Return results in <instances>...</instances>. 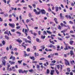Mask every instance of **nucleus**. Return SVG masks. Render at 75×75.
<instances>
[{"label": "nucleus", "mask_w": 75, "mask_h": 75, "mask_svg": "<svg viewBox=\"0 0 75 75\" xmlns=\"http://www.w3.org/2000/svg\"><path fill=\"white\" fill-rule=\"evenodd\" d=\"M28 33V30H27V29H25V33L26 34V36H27V33Z\"/></svg>", "instance_id": "nucleus-14"}, {"label": "nucleus", "mask_w": 75, "mask_h": 75, "mask_svg": "<svg viewBox=\"0 0 75 75\" xmlns=\"http://www.w3.org/2000/svg\"><path fill=\"white\" fill-rule=\"evenodd\" d=\"M45 59V58L44 57H42V58H41L40 59V60H44V59Z\"/></svg>", "instance_id": "nucleus-51"}, {"label": "nucleus", "mask_w": 75, "mask_h": 75, "mask_svg": "<svg viewBox=\"0 0 75 75\" xmlns=\"http://www.w3.org/2000/svg\"><path fill=\"white\" fill-rule=\"evenodd\" d=\"M30 21V20L29 19H27V20H26V22L27 23H28V22H29Z\"/></svg>", "instance_id": "nucleus-50"}, {"label": "nucleus", "mask_w": 75, "mask_h": 75, "mask_svg": "<svg viewBox=\"0 0 75 75\" xmlns=\"http://www.w3.org/2000/svg\"><path fill=\"white\" fill-rule=\"evenodd\" d=\"M33 11L35 12V13L36 15H39V14H41V12L40 11H37V10L35 9H33Z\"/></svg>", "instance_id": "nucleus-2"}, {"label": "nucleus", "mask_w": 75, "mask_h": 75, "mask_svg": "<svg viewBox=\"0 0 75 75\" xmlns=\"http://www.w3.org/2000/svg\"><path fill=\"white\" fill-rule=\"evenodd\" d=\"M64 50H68V48L67 46H66V48H64Z\"/></svg>", "instance_id": "nucleus-35"}, {"label": "nucleus", "mask_w": 75, "mask_h": 75, "mask_svg": "<svg viewBox=\"0 0 75 75\" xmlns=\"http://www.w3.org/2000/svg\"><path fill=\"white\" fill-rule=\"evenodd\" d=\"M16 41L17 42H18L19 43H20V44H21V43L22 42V40H19V39H17L16 40Z\"/></svg>", "instance_id": "nucleus-9"}, {"label": "nucleus", "mask_w": 75, "mask_h": 75, "mask_svg": "<svg viewBox=\"0 0 75 75\" xmlns=\"http://www.w3.org/2000/svg\"><path fill=\"white\" fill-rule=\"evenodd\" d=\"M24 72H25L26 74H27V72H28V70L26 71L25 70H24Z\"/></svg>", "instance_id": "nucleus-53"}, {"label": "nucleus", "mask_w": 75, "mask_h": 75, "mask_svg": "<svg viewBox=\"0 0 75 75\" xmlns=\"http://www.w3.org/2000/svg\"><path fill=\"white\" fill-rule=\"evenodd\" d=\"M23 40H24V41H25L26 42H28V43H31V41L30 40H27L26 39L24 38L23 39Z\"/></svg>", "instance_id": "nucleus-4"}, {"label": "nucleus", "mask_w": 75, "mask_h": 75, "mask_svg": "<svg viewBox=\"0 0 75 75\" xmlns=\"http://www.w3.org/2000/svg\"><path fill=\"white\" fill-rule=\"evenodd\" d=\"M71 6H75V4L74 3L72 2L71 4Z\"/></svg>", "instance_id": "nucleus-56"}, {"label": "nucleus", "mask_w": 75, "mask_h": 75, "mask_svg": "<svg viewBox=\"0 0 75 75\" xmlns=\"http://www.w3.org/2000/svg\"><path fill=\"white\" fill-rule=\"evenodd\" d=\"M4 16L6 17H8V14H7V13L4 14Z\"/></svg>", "instance_id": "nucleus-37"}, {"label": "nucleus", "mask_w": 75, "mask_h": 75, "mask_svg": "<svg viewBox=\"0 0 75 75\" xmlns=\"http://www.w3.org/2000/svg\"><path fill=\"white\" fill-rule=\"evenodd\" d=\"M27 38L29 39L30 40H31V37L29 36H28Z\"/></svg>", "instance_id": "nucleus-30"}, {"label": "nucleus", "mask_w": 75, "mask_h": 75, "mask_svg": "<svg viewBox=\"0 0 75 75\" xmlns=\"http://www.w3.org/2000/svg\"><path fill=\"white\" fill-rule=\"evenodd\" d=\"M48 11H49L50 12L51 11V9L50 7H49L48 9Z\"/></svg>", "instance_id": "nucleus-25"}, {"label": "nucleus", "mask_w": 75, "mask_h": 75, "mask_svg": "<svg viewBox=\"0 0 75 75\" xmlns=\"http://www.w3.org/2000/svg\"><path fill=\"white\" fill-rule=\"evenodd\" d=\"M70 75H73V73L72 72H70Z\"/></svg>", "instance_id": "nucleus-64"}, {"label": "nucleus", "mask_w": 75, "mask_h": 75, "mask_svg": "<svg viewBox=\"0 0 75 75\" xmlns=\"http://www.w3.org/2000/svg\"><path fill=\"white\" fill-rule=\"evenodd\" d=\"M2 64L4 66H5L6 65V61L4 60H3L2 61Z\"/></svg>", "instance_id": "nucleus-7"}, {"label": "nucleus", "mask_w": 75, "mask_h": 75, "mask_svg": "<svg viewBox=\"0 0 75 75\" xmlns=\"http://www.w3.org/2000/svg\"><path fill=\"white\" fill-rule=\"evenodd\" d=\"M0 21L2 22L3 21V19H1V18L0 17Z\"/></svg>", "instance_id": "nucleus-59"}, {"label": "nucleus", "mask_w": 75, "mask_h": 75, "mask_svg": "<svg viewBox=\"0 0 75 75\" xmlns=\"http://www.w3.org/2000/svg\"><path fill=\"white\" fill-rule=\"evenodd\" d=\"M15 54H16V55H18L19 54L17 52H16Z\"/></svg>", "instance_id": "nucleus-54"}, {"label": "nucleus", "mask_w": 75, "mask_h": 75, "mask_svg": "<svg viewBox=\"0 0 75 75\" xmlns=\"http://www.w3.org/2000/svg\"><path fill=\"white\" fill-rule=\"evenodd\" d=\"M7 70L8 71H12V69L11 68V67L10 68V69H7Z\"/></svg>", "instance_id": "nucleus-19"}, {"label": "nucleus", "mask_w": 75, "mask_h": 75, "mask_svg": "<svg viewBox=\"0 0 75 75\" xmlns=\"http://www.w3.org/2000/svg\"><path fill=\"white\" fill-rule=\"evenodd\" d=\"M33 63H34V64H37V61H33L32 62Z\"/></svg>", "instance_id": "nucleus-60"}, {"label": "nucleus", "mask_w": 75, "mask_h": 75, "mask_svg": "<svg viewBox=\"0 0 75 75\" xmlns=\"http://www.w3.org/2000/svg\"><path fill=\"white\" fill-rule=\"evenodd\" d=\"M40 66H39V65H37V68H38V69L40 68Z\"/></svg>", "instance_id": "nucleus-46"}, {"label": "nucleus", "mask_w": 75, "mask_h": 75, "mask_svg": "<svg viewBox=\"0 0 75 75\" xmlns=\"http://www.w3.org/2000/svg\"><path fill=\"white\" fill-rule=\"evenodd\" d=\"M47 33H48V34H52V32H51L48 30H47Z\"/></svg>", "instance_id": "nucleus-24"}, {"label": "nucleus", "mask_w": 75, "mask_h": 75, "mask_svg": "<svg viewBox=\"0 0 75 75\" xmlns=\"http://www.w3.org/2000/svg\"><path fill=\"white\" fill-rule=\"evenodd\" d=\"M5 38H6V39L7 40L9 39V37L6 35L5 36Z\"/></svg>", "instance_id": "nucleus-20"}, {"label": "nucleus", "mask_w": 75, "mask_h": 75, "mask_svg": "<svg viewBox=\"0 0 75 75\" xmlns=\"http://www.w3.org/2000/svg\"><path fill=\"white\" fill-rule=\"evenodd\" d=\"M55 9L56 11H58V7H56Z\"/></svg>", "instance_id": "nucleus-29"}, {"label": "nucleus", "mask_w": 75, "mask_h": 75, "mask_svg": "<svg viewBox=\"0 0 75 75\" xmlns=\"http://www.w3.org/2000/svg\"><path fill=\"white\" fill-rule=\"evenodd\" d=\"M2 43L3 44V45H4L5 44V41L4 40H3L2 42Z\"/></svg>", "instance_id": "nucleus-34"}, {"label": "nucleus", "mask_w": 75, "mask_h": 75, "mask_svg": "<svg viewBox=\"0 0 75 75\" xmlns=\"http://www.w3.org/2000/svg\"><path fill=\"white\" fill-rule=\"evenodd\" d=\"M67 71L69 72L70 71H71V70H70V69L69 68H68L67 69Z\"/></svg>", "instance_id": "nucleus-28"}, {"label": "nucleus", "mask_w": 75, "mask_h": 75, "mask_svg": "<svg viewBox=\"0 0 75 75\" xmlns=\"http://www.w3.org/2000/svg\"><path fill=\"white\" fill-rule=\"evenodd\" d=\"M60 25L62 27H67V25H65L63 24V23H60Z\"/></svg>", "instance_id": "nucleus-6"}, {"label": "nucleus", "mask_w": 75, "mask_h": 75, "mask_svg": "<svg viewBox=\"0 0 75 75\" xmlns=\"http://www.w3.org/2000/svg\"><path fill=\"white\" fill-rule=\"evenodd\" d=\"M66 38H70V36L69 35L68 36H67L65 37Z\"/></svg>", "instance_id": "nucleus-36"}, {"label": "nucleus", "mask_w": 75, "mask_h": 75, "mask_svg": "<svg viewBox=\"0 0 75 75\" xmlns=\"http://www.w3.org/2000/svg\"><path fill=\"white\" fill-rule=\"evenodd\" d=\"M37 9L39 11H41V10L40 9V8H37Z\"/></svg>", "instance_id": "nucleus-58"}, {"label": "nucleus", "mask_w": 75, "mask_h": 75, "mask_svg": "<svg viewBox=\"0 0 75 75\" xmlns=\"http://www.w3.org/2000/svg\"><path fill=\"white\" fill-rule=\"evenodd\" d=\"M54 70H52L51 71L50 74L51 75H54Z\"/></svg>", "instance_id": "nucleus-8"}, {"label": "nucleus", "mask_w": 75, "mask_h": 75, "mask_svg": "<svg viewBox=\"0 0 75 75\" xmlns=\"http://www.w3.org/2000/svg\"><path fill=\"white\" fill-rule=\"evenodd\" d=\"M40 47L42 48V50H44V49H45V48L44 45L41 46Z\"/></svg>", "instance_id": "nucleus-17"}, {"label": "nucleus", "mask_w": 75, "mask_h": 75, "mask_svg": "<svg viewBox=\"0 0 75 75\" xmlns=\"http://www.w3.org/2000/svg\"><path fill=\"white\" fill-rule=\"evenodd\" d=\"M33 7H34V8H35V7H36L35 4H33Z\"/></svg>", "instance_id": "nucleus-40"}, {"label": "nucleus", "mask_w": 75, "mask_h": 75, "mask_svg": "<svg viewBox=\"0 0 75 75\" xmlns=\"http://www.w3.org/2000/svg\"><path fill=\"white\" fill-rule=\"evenodd\" d=\"M28 16L29 17L31 18V17H32V15H31V14L30 13H29L28 14Z\"/></svg>", "instance_id": "nucleus-23"}, {"label": "nucleus", "mask_w": 75, "mask_h": 75, "mask_svg": "<svg viewBox=\"0 0 75 75\" xmlns=\"http://www.w3.org/2000/svg\"><path fill=\"white\" fill-rule=\"evenodd\" d=\"M29 71L30 72H33V71H34V70L33 69H31L30 70H29Z\"/></svg>", "instance_id": "nucleus-21"}, {"label": "nucleus", "mask_w": 75, "mask_h": 75, "mask_svg": "<svg viewBox=\"0 0 75 75\" xmlns=\"http://www.w3.org/2000/svg\"><path fill=\"white\" fill-rule=\"evenodd\" d=\"M41 12L42 14H45V10L44 9L41 10Z\"/></svg>", "instance_id": "nucleus-5"}, {"label": "nucleus", "mask_w": 75, "mask_h": 75, "mask_svg": "<svg viewBox=\"0 0 75 75\" xmlns=\"http://www.w3.org/2000/svg\"><path fill=\"white\" fill-rule=\"evenodd\" d=\"M64 61H65V64L66 65H68V66H69V65H70L69 62L68 60H67L66 59H64Z\"/></svg>", "instance_id": "nucleus-1"}, {"label": "nucleus", "mask_w": 75, "mask_h": 75, "mask_svg": "<svg viewBox=\"0 0 75 75\" xmlns=\"http://www.w3.org/2000/svg\"><path fill=\"white\" fill-rule=\"evenodd\" d=\"M11 48H12V45H10L9 46L10 50H11V51H13V49Z\"/></svg>", "instance_id": "nucleus-18"}, {"label": "nucleus", "mask_w": 75, "mask_h": 75, "mask_svg": "<svg viewBox=\"0 0 75 75\" xmlns=\"http://www.w3.org/2000/svg\"><path fill=\"white\" fill-rule=\"evenodd\" d=\"M56 62V61L55 60H54L52 61V63H55Z\"/></svg>", "instance_id": "nucleus-47"}, {"label": "nucleus", "mask_w": 75, "mask_h": 75, "mask_svg": "<svg viewBox=\"0 0 75 75\" xmlns=\"http://www.w3.org/2000/svg\"><path fill=\"white\" fill-rule=\"evenodd\" d=\"M8 30H7L6 31L4 32V34H8V35L9 36V33H8Z\"/></svg>", "instance_id": "nucleus-13"}, {"label": "nucleus", "mask_w": 75, "mask_h": 75, "mask_svg": "<svg viewBox=\"0 0 75 75\" xmlns=\"http://www.w3.org/2000/svg\"><path fill=\"white\" fill-rule=\"evenodd\" d=\"M27 51L28 52H30V48H28L27 49Z\"/></svg>", "instance_id": "nucleus-42"}, {"label": "nucleus", "mask_w": 75, "mask_h": 75, "mask_svg": "<svg viewBox=\"0 0 75 75\" xmlns=\"http://www.w3.org/2000/svg\"><path fill=\"white\" fill-rule=\"evenodd\" d=\"M50 43H52V44H54V41H51V40H50Z\"/></svg>", "instance_id": "nucleus-39"}, {"label": "nucleus", "mask_w": 75, "mask_h": 75, "mask_svg": "<svg viewBox=\"0 0 75 75\" xmlns=\"http://www.w3.org/2000/svg\"><path fill=\"white\" fill-rule=\"evenodd\" d=\"M54 20L55 21L56 23V24H58V22L57 21V19L55 18L54 19Z\"/></svg>", "instance_id": "nucleus-15"}, {"label": "nucleus", "mask_w": 75, "mask_h": 75, "mask_svg": "<svg viewBox=\"0 0 75 75\" xmlns=\"http://www.w3.org/2000/svg\"><path fill=\"white\" fill-rule=\"evenodd\" d=\"M16 34H19V35H21V33L17 31L16 32Z\"/></svg>", "instance_id": "nucleus-33"}, {"label": "nucleus", "mask_w": 75, "mask_h": 75, "mask_svg": "<svg viewBox=\"0 0 75 75\" xmlns=\"http://www.w3.org/2000/svg\"><path fill=\"white\" fill-rule=\"evenodd\" d=\"M29 58L31 59H33V61H34V60H35V57H30Z\"/></svg>", "instance_id": "nucleus-11"}, {"label": "nucleus", "mask_w": 75, "mask_h": 75, "mask_svg": "<svg viewBox=\"0 0 75 75\" xmlns=\"http://www.w3.org/2000/svg\"><path fill=\"white\" fill-rule=\"evenodd\" d=\"M18 71H19V73H21V72H22V70L19 69V70Z\"/></svg>", "instance_id": "nucleus-52"}, {"label": "nucleus", "mask_w": 75, "mask_h": 75, "mask_svg": "<svg viewBox=\"0 0 75 75\" xmlns=\"http://www.w3.org/2000/svg\"><path fill=\"white\" fill-rule=\"evenodd\" d=\"M57 67L58 69H59L60 68V66H59V65H57Z\"/></svg>", "instance_id": "nucleus-63"}, {"label": "nucleus", "mask_w": 75, "mask_h": 75, "mask_svg": "<svg viewBox=\"0 0 75 75\" xmlns=\"http://www.w3.org/2000/svg\"><path fill=\"white\" fill-rule=\"evenodd\" d=\"M33 48L34 49V50H36V47H35V46H33Z\"/></svg>", "instance_id": "nucleus-61"}, {"label": "nucleus", "mask_w": 75, "mask_h": 75, "mask_svg": "<svg viewBox=\"0 0 75 75\" xmlns=\"http://www.w3.org/2000/svg\"><path fill=\"white\" fill-rule=\"evenodd\" d=\"M58 28L59 29V30H61V26H60V25H59L58 26Z\"/></svg>", "instance_id": "nucleus-26"}, {"label": "nucleus", "mask_w": 75, "mask_h": 75, "mask_svg": "<svg viewBox=\"0 0 75 75\" xmlns=\"http://www.w3.org/2000/svg\"><path fill=\"white\" fill-rule=\"evenodd\" d=\"M70 54L71 55V56H72V55H74V52L72 50L70 51Z\"/></svg>", "instance_id": "nucleus-10"}, {"label": "nucleus", "mask_w": 75, "mask_h": 75, "mask_svg": "<svg viewBox=\"0 0 75 75\" xmlns=\"http://www.w3.org/2000/svg\"><path fill=\"white\" fill-rule=\"evenodd\" d=\"M19 1L20 0H17L15 1V3H18V2H19Z\"/></svg>", "instance_id": "nucleus-57"}, {"label": "nucleus", "mask_w": 75, "mask_h": 75, "mask_svg": "<svg viewBox=\"0 0 75 75\" xmlns=\"http://www.w3.org/2000/svg\"><path fill=\"white\" fill-rule=\"evenodd\" d=\"M43 35H47V32L45 31H43Z\"/></svg>", "instance_id": "nucleus-22"}, {"label": "nucleus", "mask_w": 75, "mask_h": 75, "mask_svg": "<svg viewBox=\"0 0 75 75\" xmlns=\"http://www.w3.org/2000/svg\"><path fill=\"white\" fill-rule=\"evenodd\" d=\"M70 63L71 65H72V64H73H73H75V61H74V60H72V61L70 60Z\"/></svg>", "instance_id": "nucleus-12"}, {"label": "nucleus", "mask_w": 75, "mask_h": 75, "mask_svg": "<svg viewBox=\"0 0 75 75\" xmlns=\"http://www.w3.org/2000/svg\"><path fill=\"white\" fill-rule=\"evenodd\" d=\"M74 42V41L72 40H70L69 44L70 45H72L73 43Z\"/></svg>", "instance_id": "nucleus-16"}, {"label": "nucleus", "mask_w": 75, "mask_h": 75, "mask_svg": "<svg viewBox=\"0 0 75 75\" xmlns=\"http://www.w3.org/2000/svg\"><path fill=\"white\" fill-rule=\"evenodd\" d=\"M15 64V62H11V65H12V64Z\"/></svg>", "instance_id": "nucleus-44"}, {"label": "nucleus", "mask_w": 75, "mask_h": 75, "mask_svg": "<svg viewBox=\"0 0 75 75\" xmlns=\"http://www.w3.org/2000/svg\"><path fill=\"white\" fill-rule=\"evenodd\" d=\"M36 41L38 42H40V39L38 38H36Z\"/></svg>", "instance_id": "nucleus-38"}, {"label": "nucleus", "mask_w": 75, "mask_h": 75, "mask_svg": "<svg viewBox=\"0 0 75 75\" xmlns=\"http://www.w3.org/2000/svg\"><path fill=\"white\" fill-rule=\"evenodd\" d=\"M55 65V64L52 63L50 64V66H54V65Z\"/></svg>", "instance_id": "nucleus-48"}, {"label": "nucleus", "mask_w": 75, "mask_h": 75, "mask_svg": "<svg viewBox=\"0 0 75 75\" xmlns=\"http://www.w3.org/2000/svg\"><path fill=\"white\" fill-rule=\"evenodd\" d=\"M9 25L13 28H15V24H14V23H9Z\"/></svg>", "instance_id": "nucleus-3"}, {"label": "nucleus", "mask_w": 75, "mask_h": 75, "mask_svg": "<svg viewBox=\"0 0 75 75\" xmlns=\"http://www.w3.org/2000/svg\"><path fill=\"white\" fill-rule=\"evenodd\" d=\"M54 69L56 71L57 74V75H58V74H59V72L58 71V70L56 69Z\"/></svg>", "instance_id": "nucleus-27"}, {"label": "nucleus", "mask_w": 75, "mask_h": 75, "mask_svg": "<svg viewBox=\"0 0 75 75\" xmlns=\"http://www.w3.org/2000/svg\"><path fill=\"white\" fill-rule=\"evenodd\" d=\"M11 31L12 32H15V29H13L11 30Z\"/></svg>", "instance_id": "nucleus-43"}, {"label": "nucleus", "mask_w": 75, "mask_h": 75, "mask_svg": "<svg viewBox=\"0 0 75 75\" xmlns=\"http://www.w3.org/2000/svg\"><path fill=\"white\" fill-rule=\"evenodd\" d=\"M69 23H70V24H73V22H72V21H69Z\"/></svg>", "instance_id": "nucleus-55"}, {"label": "nucleus", "mask_w": 75, "mask_h": 75, "mask_svg": "<svg viewBox=\"0 0 75 75\" xmlns=\"http://www.w3.org/2000/svg\"><path fill=\"white\" fill-rule=\"evenodd\" d=\"M34 36H36L37 35V33H36L34 32L33 34Z\"/></svg>", "instance_id": "nucleus-49"}, {"label": "nucleus", "mask_w": 75, "mask_h": 75, "mask_svg": "<svg viewBox=\"0 0 75 75\" xmlns=\"http://www.w3.org/2000/svg\"><path fill=\"white\" fill-rule=\"evenodd\" d=\"M21 27L20 26H18L16 27V29H19V28H20Z\"/></svg>", "instance_id": "nucleus-45"}, {"label": "nucleus", "mask_w": 75, "mask_h": 75, "mask_svg": "<svg viewBox=\"0 0 75 75\" xmlns=\"http://www.w3.org/2000/svg\"><path fill=\"white\" fill-rule=\"evenodd\" d=\"M45 38V36H42L41 38H42V39H44Z\"/></svg>", "instance_id": "nucleus-31"}, {"label": "nucleus", "mask_w": 75, "mask_h": 75, "mask_svg": "<svg viewBox=\"0 0 75 75\" xmlns=\"http://www.w3.org/2000/svg\"><path fill=\"white\" fill-rule=\"evenodd\" d=\"M38 33L39 35H41V31H38Z\"/></svg>", "instance_id": "nucleus-41"}, {"label": "nucleus", "mask_w": 75, "mask_h": 75, "mask_svg": "<svg viewBox=\"0 0 75 75\" xmlns=\"http://www.w3.org/2000/svg\"><path fill=\"white\" fill-rule=\"evenodd\" d=\"M47 74H49V73H50V70H49V69H47Z\"/></svg>", "instance_id": "nucleus-32"}, {"label": "nucleus", "mask_w": 75, "mask_h": 75, "mask_svg": "<svg viewBox=\"0 0 75 75\" xmlns=\"http://www.w3.org/2000/svg\"><path fill=\"white\" fill-rule=\"evenodd\" d=\"M55 55H58V53H54Z\"/></svg>", "instance_id": "nucleus-62"}]
</instances>
